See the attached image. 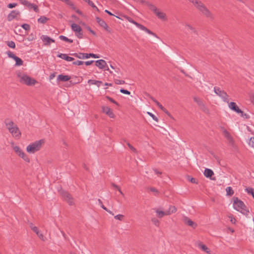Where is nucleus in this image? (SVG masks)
I'll list each match as a JSON object with an SVG mask.
<instances>
[{"instance_id":"nucleus-55","label":"nucleus","mask_w":254,"mask_h":254,"mask_svg":"<svg viewBox=\"0 0 254 254\" xmlns=\"http://www.w3.org/2000/svg\"><path fill=\"white\" fill-rule=\"evenodd\" d=\"M88 4L97 11H99L98 7L94 4V3L92 1H90Z\"/></svg>"},{"instance_id":"nucleus-25","label":"nucleus","mask_w":254,"mask_h":254,"mask_svg":"<svg viewBox=\"0 0 254 254\" xmlns=\"http://www.w3.org/2000/svg\"><path fill=\"white\" fill-rule=\"evenodd\" d=\"M214 174L212 170L206 168L204 171V175L206 178H210Z\"/></svg>"},{"instance_id":"nucleus-27","label":"nucleus","mask_w":254,"mask_h":254,"mask_svg":"<svg viewBox=\"0 0 254 254\" xmlns=\"http://www.w3.org/2000/svg\"><path fill=\"white\" fill-rule=\"evenodd\" d=\"M88 83L89 84H93V85H96L98 87H99L101 86V84L102 83V81L93 80V79H89L88 81Z\"/></svg>"},{"instance_id":"nucleus-32","label":"nucleus","mask_w":254,"mask_h":254,"mask_svg":"<svg viewBox=\"0 0 254 254\" xmlns=\"http://www.w3.org/2000/svg\"><path fill=\"white\" fill-rule=\"evenodd\" d=\"M151 99L156 103L157 106L162 111L165 110V108L159 102H158L155 99H154L152 97H150Z\"/></svg>"},{"instance_id":"nucleus-30","label":"nucleus","mask_w":254,"mask_h":254,"mask_svg":"<svg viewBox=\"0 0 254 254\" xmlns=\"http://www.w3.org/2000/svg\"><path fill=\"white\" fill-rule=\"evenodd\" d=\"M27 7L30 9H33L34 11H35L36 12H38L39 11V8L38 6L34 3H31L30 2H29V4L27 6Z\"/></svg>"},{"instance_id":"nucleus-43","label":"nucleus","mask_w":254,"mask_h":254,"mask_svg":"<svg viewBox=\"0 0 254 254\" xmlns=\"http://www.w3.org/2000/svg\"><path fill=\"white\" fill-rule=\"evenodd\" d=\"M6 54L9 58H12L13 60L17 57L12 52L10 51L7 52Z\"/></svg>"},{"instance_id":"nucleus-10","label":"nucleus","mask_w":254,"mask_h":254,"mask_svg":"<svg viewBox=\"0 0 254 254\" xmlns=\"http://www.w3.org/2000/svg\"><path fill=\"white\" fill-rule=\"evenodd\" d=\"M61 194L64 198L68 202L69 205H71L74 203L73 198L71 194L68 192L64 190H62L61 191Z\"/></svg>"},{"instance_id":"nucleus-56","label":"nucleus","mask_w":254,"mask_h":254,"mask_svg":"<svg viewBox=\"0 0 254 254\" xmlns=\"http://www.w3.org/2000/svg\"><path fill=\"white\" fill-rule=\"evenodd\" d=\"M20 1L22 4L26 6L27 7L29 3V2L26 0H20Z\"/></svg>"},{"instance_id":"nucleus-2","label":"nucleus","mask_w":254,"mask_h":254,"mask_svg":"<svg viewBox=\"0 0 254 254\" xmlns=\"http://www.w3.org/2000/svg\"><path fill=\"white\" fill-rule=\"evenodd\" d=\"M44 142V140L43 139L36 141L28 145L26 147V150L29 153H34L40 150Z\"/></svg>"},{"instance_id":"nucleus-39","label":"nucleus","mask_w":254,"mask_h":254,"mask_svg":"<svg viewBox=\"0 0 254 254\" xmlns=\"http://www.w3.org/2000/svg\"><path fill=\"white\" fill-rule=\"evenodd\" d=\"M199 108L204 113H208L209 110L207 107L204 104H202L200 107H199Z\"/></svg>"},{"instance_id":"nucleus-12","label":"nucleus","mask_w":254,"mask_h":254,"mask_svg":"<svg viewBox=\"0 0 254 254\" xmlns=\"http://www.w3.org/2000/svg\"><path fill=\"white\" fill-rule=\"evenodd\" d=\"M20 12L19 10H12L7 15V19L8 21H11L13 19L16 18L18 15H19Z\"/></svg>"},{"instance_id":"nucleus-49","label":"nucleus","mask_w":254,"mask_h":254,"mask_svg":"<svg viewBox=\"0 0 254 254\" xmlns=\"http://www.w3.org/2000/svg\"><path fill=\"white\" fill-rule=\"evenodd\" d=\"M120 91L122 93H123V94H127V95H130V92L129 91L126 90V89H123V88L121 89Z\"/></svg>"},{"instance_id":"nucleus-48","label":"nucleus","mask_w":254,"mask_h":254,"mask_svg":"<svg viewBox=\"0 0 254 254\" xmlns=\"http://www.w3.org/2000/svg\"><path fill=\"white\" fill-rule=\"evenodd\" d=\"M106 98L112 103H114L117 106L119 105V104L116 101H115L113 98H111L110 97L107 96Z\"/></svg>"},{"instance_id":"nucleus-63","label":"nucleus","mask_w":254,"mask_h":254,"mask_svg":"<svg viewBox=\"0 0 254 254\" xmlns=\"http://www.w3.org/2000/svg\"><path fill=\"white\" fill-rule=\"evenodd\" d=\"M250 142L252 147H254V137H252L250 139Z\"/></svg>"},{"instance_id":"nucleus-26","label":"nucleus","mask_w":254,"mask_h":254,"mask_svg":"<svg viewBox=\"0 0 254 254\" xmlns=\"http://www.w3.org/2000/svg\"><path fill=\"white\" fill-rule=\"evenodd\" d=\"M185 26L186 28L189 31H190L191 33H194L196 35H197V32L195 28L193 27L191 25L188 24H185Z\"/></svg>"},{"instance_id":"nucleus-61","label":"nucleus","mask_w":254,"mask_h":254,"mask_svg":"<svg viewBox=\"0 0 254 254\" xmlns=\"http://www.w3.org/2000/svg\"><path fill=\"white\" fill-rule=\"evenodd\" d=\"M220 128L221 131H222V133H224L225 132L228 131L223 126H220Z\"/></svg>"},{"instance_id":"nucleus-1","label":"nucleus","mask_w":254,"mask_h":254,"mask_svg":"<svg viewBox=\"0 0 254 254\" xmlns=\"http://www.w3.org/2000/svg\"><path fill=\"white\" fill-rule=\"evenodd\" d=\"M233 207L235 210L245 215H248L249 213V211L244 203L238 197L234 198Z\"/></svg>"},{"instance_id":"nucleus-20","label":"nucleus","mask_w":254,"mask_h":254,"mask_svg":"<svg viewBox=\"0 0 254 254\" xmlns=\"http://www.w3.org/2000/svg\"><path fill=\"white\" fill-rule=\"evenodd\" d=\"M156 212L158 215V217L162 218L165 215H169L170 214V210H167L166 211L159 210L158 209L155 210Z\"/></svg>"},{"instance_id":"nucleus-21","label":"nucleus","mask_w":254,"mask_h":254,"mask_svg":"<svg viewBox=\"0 0 254 254\" xmlns=\"http://www.w3.org/2000/svg\"><path fill=\"white\" fill-rule=\"evenodd\" d=\"M96 65L100 69L105 68L107 64L103 60H99L95 61Z\"/></svg>"},{"instance_id":"nucleus-9","label":"nucleus","mask_w":254,"mask_h":254,"mask_svg":"<svg viewBox=\"0 0 254 254\" xmlns=\"http://www.w3.org/2000/svg\"><path fill=\"white\" fill-rule=\"evenodd\" d=\"M71 28L73 31L76 33V35L79 39L82 38L83 33L82 29L79 25L75 23H72L71 25Z\"/></svg>"},{"instance_id":"nucleus-19","label":"nucleus","mask_w":254,"mask_h":254,"mask_svg":"<svg viewBox=\"0 0 254 254\" xmlns=\"http://www.w3.org/2000/svg\"><path fill=\"white\" fill-rule=\"evenodd\" d=\"M229 107L230 109L237 113H241V110L239 109L236 103L231 102L229 104Z\"/></svg>"},{"instance_id":"nucleus-4","label":"nucleus","mask_w":254,"mask_h":254,"mask_svg":"<svg viewBox=\"0 0 254 254\" xmlns=\"http://www.w3.org/2000/svg\"><path fill=\"white\" fill-rule=\"evenodd\" d=\"M6 126L9 132L13 136L15 137H19L20 136L21 133L19 128L16 125H14V123L12 121L6 123Z\"/></svg>"},{"instance_id":"nucleus-7","label":"nucleus","mask_w":254,"mask_h":254,"mask_svg":"<svg viewBox=\"0 0 254 254\" xmlns=\"http://www.w3.org/2000/svg\"><path fill=\"white\" fill-rule=\"evenodd\" d=\"M71 55L80 59H88L90 57H92L93 58H99L100 57L99 55L93 53H73L71 54Z\"/></svg>"},{"instance_id":"nucleus-52","label":"nucleus","mask_w":254,"mask_h":254,"mask_svg":"<svg viewBox=\"0 0 254 254\" xmlns=\"http://www.w3.org/2000/svg\"><path fill=\"white\" fill-rule=\"evenodd\" d=\"M83 63H84V62L77 60L76 61L73 62L72 63V64L74 65H80L83 64Z\"/></svg>"},{"instance_id":"nucleus-45","label":"nucleus","mask_w":254,"mask_h":254,"mask_svg":"<svg viewBox=\"0 0 254 254\" xmlns=\"http://www.w3.org/2000/svg\"><path fill=\"white\" fill-rule=\"evenodd\" d=\"M152 223L156 226H158L159 225V221L157 219V218H153L151 220Z\"/></svg>"},{"instance_id":"nucleus-40","label":"nucleus","mask_w":254,"mask_h":254,"mask_svg":"<svg viewBox=\"0 0 254 254\" xmlns=\"http://www.w3.org/2000/svg\"><path fill=\"white\" fill-rule=\"evenodd\" d=\"M199 108L204 113H208L209 110L207 107L204 104H202L200 107H199Z\"/></svg>"},{"instance_id":"nucleus-37","label":"nucleus","mask_w":254,"mask_h":254,"mask_svg":"<svg viewBox=\"0 0 254 254\" xmlns=\"http://www.w3.org/2000/svg\"><path fill=\"white\" fill-rule=\"evenodd\" d=\"M245 190L247 192V193L248 194H251L253 197H254V190L253 188H246L245 189Z\"/></svg>"},{"instance_id":"nucleus-59","label":"nucleus","mask_w":254,"mask_h":254,"mask_svg":"<svg viewBox=\"0 0 254 254\" xmlns=\"http://www.w3.org/2000/svg\"><path fill=\"white\" fill-rule=\"evenodd\" d=\"M36 234L38 235V236L39 237V238L40 239H41L43 241H45L44 236H43V235L42 234L40 233L39 231H38V233Z\"/></svg>"},{"instance_id":"nucleus-50","label":"nucleus","mask_w":254,"mask_h":254,"mask_svg":"<svg viewBox=\"0 0 254 254\" xmlns=\"http://www.w3.org/2000/svg\"><path fill=\"white\" fill-rule=\"evenodd\" d=\"M98 202H99V205H100V206L104 209L105 210V211H107V208H106L103 204V203H102V201H101V200L100 199H98Z\"/></svg>"},{"instance_id":"nucleus-23","label":"nucleus","mask_w":254,"mask_h":254,"mask_svg":"<svg viewBox=\"0 0 254 254\" xmlns=\"http://www.w3.org/2000/svg\"><path fill=\"white\" fill-rule=\"evenodd\" d=\"M70 79V76L66 75L60 74L57 77V80H60L62 81H67Z\"/></svg>"},{"instance_id":"nucleus-54","label":"nucleus","mask_w":254,"mask_h":254,"mask_svg":"<svg viewBox=\"0 0 254 254\" xmlns=\"http://www.w3.org/2000/svg\"><path fill=\"white\" fill-rule=\"evenodd\" d=\"M190 2L193 3L195 6L197 7V5H198L199 2H201L200 1H199L198 0H189Z\"/></svg>"},{"instance_id":"nucleus-17","label":"nucleus","mask_w":254,"mask_h":254,"mask_svg":"<svg viewBox=\"0 0 254 254\" xmlns=\"http://www.w3.org/2000/svg\"><path fill=\"white\" fill-rule=\"evenodd\" d=\"M223 134L224 136L227 139V140L229 142V144L230 145L234 146V144H235V141H234V140L233 137L230 134V133L228 131H227V132H225L224 133H223Z\"/></svg>"},{"instance_id":"nucleus-36","label":"nucleus","mask_w":254,"mask_h":254,"mask_svg":"<svg viewBox=\"0 0 254 254\" xmlns=\"http://www.w3.org/2000/svg\"><path fill=\"white\" fill-rule=\"evenodd\" d=\"M226 191L227 195L231 196L234 194V190L231 187H228L226 189Z\"/></svg>"},{"instance_id":"nucleus-24","label":"nucleus","mask_w":254,"mask_h":254,"mask_svg":"<svg viewBox=\"0 0 254 254\" xmlns=\"http://www.w3.org/2000/svg\"><path fill=\"white\" fill-rule=\"evenodd\" d=\"M155 14L159 18L162 20H166L167 19L166 14L163 12L159 11V10L157 11Z\"/></svg>"},{"instance_id":"nucleus-51","label":"nucleus","mask_w":254,"mask_h":254,"mask_svg":"<svg viewBox=\"0 0 254 254\" xmlns=\"http://www.w3.org/2000/svg\"><path fill=\"white\" fill-rule=\"evenodd\" d=\"M168 210H170V214L176 211L177 209L174 206H170Z\"/></svg>"},{"instance_id":"nucleus-5","label":"nucleus","mask_w":254,"mask_h":254,"mask_svg":"<svg viewBox=\"0 0 254 254\" xmlns=\"http://www.w3.org/2000/svg\"><path fill=\"white\" fill-rule=\"evenodd\" d=\"M18 77H19V81L21 83L27 85H34L36 82L34 79H32L30 77L25 74H18Z\"/></svg>"},{"instance_id":"nucleus-8","label":"nucleus","mask_w":254,"mask_h":254,"mask_svg":"<svg viewBox=\"0 0 254 254\" xmlns=\"http://www.w3.org/2000/svg\"><path fill=\"white\" fill-rule=\"evenodd\" d=\"M127 20L131 23L134 24L138 28L140 29L141 30L144 31L147 33L153 35L154 36H156V35L153 33L149 29H147L146 27L144 26L143 25L137 23L135 21H134L133 19L130 17H127Z\"/></svg>"},{"instance_id":"nucleus-44","label":"nucleus","mask_w":254,"mask_h":254,"mask_svg":"<svg viewBox=\"0 0 254 254\" xmlns=\"http://www.w3.org/2000/svg\"><path fill=\"white\" fill-rule=\"evenodd\" d=\"M239 114H240L241 117L244 119H248L250 118V116L246 113H244L242 110L241 113H239Z\"/></svg>"},{"instance_id":"nucleus-64","label":"nucleus","mask_w":254,"mask_h":254,"mask_svg":"<svg viewBox=\"0 0 254 254\" xmlns=\"http://www.w3.org/2000/svg\"><path fill=\"white\" fill-rule=\"evenodd\" d=\"M190 181L191 183H192L193 184H197V181L193 178H191L190 179Z\"/></svg>"},{"instance_id":"nucleus-53","label":"nucleus","mask_w":254,"mask_h":254,"mask_svg":"<svg viewBox=\"0 0 254 254\" xmlns=\"http://www.w3.org/2000/svg\"><path fill=\"white\" fill-rule=\"evenodd\" d=\"M115 82L117 84L121 85L125 83V81L119 79H115Z\"/></svg>"},{"instance_id":"nucleus-16","label":"nucleus","mask_w":254,"mask_h":254,"mask_svg":"<svg viewBox=\"0 0 254 254\" xmlns=\"http://www.w3.org/2000/svg\"><path fill=\"white\" fill-rule=\"evenodd\" d=\"M223 134L224 136L227 139V140L229 142V144L230 145L234 146V144H235V141H234V140L233 137L230 134V133L228 131H227V132H225L224 133H223Z\"/></svg>"},{"instance_id":"nucleus-6","label":"nucleus","mask_w":254,"mask_h":254,"mask_svg":"<svg viewBox=\"0 0 254 254\" xmlns=\"http://www.w3.org/2000/svg\"><path fill=\"white\" fill-rule=\"evenodd\" d=\"M214 92L215 93L219 96L223 101L225 102L229 103L228 95L227 93L224 90H222L220 88L217 87H214Z\"/></svg>"},{"instance_id":"nucleus-58","label":"nucleus","mask_w":254,"mask_h":254,"mask_svg":"<svg viewBox=\"0 0 254 254\" xmlns=\"http://www.w3.org/2000/svg\"><path fill=\"white\" fill-rule=\"evenodd\" d=\"M17 3H10L7 5V7H8L9 8H12L15 7Z\"/></svg>"},{"instance_id":"nucleus-14","label":"nucleus","mask_w":254,"mask_h":254,"mask_svg":"<svg viewBox=\"0 0 254 254\" xmlns=\"http://www.w3.org/2000/svg\"><path fill=\"white\" fill-rule=\"evenodd\" d=\"M102 110L103 113L108 115L110 118H114L115 117L114 114L109 107L103 106L102 107Z\"/></svg>"},{"instance_id":"nucleus-38","label":"nucleus","mask_w":254,"mask_h":254,"mask_svg":"<svg viewBox=\"0 0 254 254\" xmlns=\"http://www.w3.org/2000/svg\"><path fill=\"white\" fill-rule=\"evenodd\" d=\"M6 44L9 47V48H12V49H14L15 48V43L12 41H7L6 42Z\"/></svg>"},{"instance_id":"nucleus-47","label":"nucleus","mask_w":254,"mask_h":254,"mask_svg":"<svg viewBox=\"0 0 254 254\" xmlns=\"http://www.w3.org/2000/svg\"><path fill=\"white\" fill-rule=\"evenodd\" d=\"M21 27L25 30H29L30 29V26L29 24H23L22 25H21Z\"/></svg>"},{"instance_id":"nucleus-35","label":"nucleus","mask_w":254,"mask_h":254,"mask_svg":"<svg viewBox=\"0 0 254 254\" xmlns=\"http://www.w3.org/2000/svg\"><path fill=\"white\" fill-rule=\"evenodd\" d=\"M193 100H194V101L197 104L199 107H200L202 104H204V103L202 102V101L198 97H194L193 98Z\"/></svg>"},{"instance_id":"nucleus-15","label":"nucleus","mask_w":254,"mask_h":254,"mask_svg":"<svg viewBox=\"0 0 254 254\" xmlns=\"http://www.w3.org/2000/svg\"><path fill=\"white\" fill-rule=\"evenodd\" d=\"M96 19L97 22L98 23V24L101 27L104 28L106 31H109V27L104 20L101 19L99 17H96Z\"/></svg>"},{"instance_id":"nucleus-18","label":"nucleus","mask_w":254,"mask_h":254,"mask_svg":"<svg viewBox=\"0 0 254 254\" xmlns=\"http://www.w3.org/2000/svg\"><path fill=\"white\" fill-rule=\"evenodd\" d=\"M183 221L185 224L192 227L193 228H195L197 226V224L196 223H195L193 221H191L189 218L187 217H185L183 218Z\"/></svg>"},{"instance_id":"nucleus-41","label":"nucleus","mask_w":254,"mask_h":254,"mask_svg":"<svg viewBox=\"0 0 254 254\" xmlns=\"http://www.w3.org/2000/svg\"><path fill=\"white\" fill-rule=\"evenodd\" d=\"M30 227L31 228V229L34 232H35L36 234H38V229L37 228V227L36 226H34L33 225V224L32 223H30Z\"/></svg>"},{"instance_id":"nucleus-42","label":"nucleus","mask_w":254,"mask_h":254,"mask_svg":"<svg viewBox=\"0 0 254 254\" xmlns=\"http://www.w3.org/2000/svg\"><path fill=\"white\" fill-rule=\"evenodd\" d=\"M147 114L150 116L153 120H154L155 121L158 122V119L153 114H152V113L151 112H147Z\"/></svg>"},{"instance_id":"nucleus-31","label":"nucleus","mask_w":254,"mask_h":254,"mask_svg":"<svg viewBox=\"0 0 254 254\" xmlns=\"http://www.w3.org/2000/svg\"><path fill=\"white\" fill-rule=\"evenodd\" d=\"M59 38L61 40L64 41L69 43H72L73 42V40L72 39H68L67 37L64 35H60Z\"/></svg>"},{"instance_id":"nucleus-62","label":"nucleus","mask_w":254,"mask_h":254,"mask_svg":"<svg viewBox=\"0 0 254 254\" xmlns=\"http://www.w3.org/2000/svg\"><path fill=\"white\" fill-rule=\"evenodd\" d=\"M94 61L92 60V61H86L85 62V64L86 65H89L90 64H91Z\"/></svg>"},{"instance_id":"nucleus-22","label":"nucleus","mask_w":254,"mask_h":254,"mask_svg":"<svg viewBox=\"0 0 254 254\" xmlns=\"http://www.w3.org/2000/svg\"><path fill=\"white\" fill-rule=\"evenodd\" d=\"M58 57L64 59L68 62H71L74 60V58L69 57L65 54H60L58 55Z\"/></svg>"},{"instance_id":"nucleus-33","label":"nucleus","mask_w":254,"mask_h":254,"mask_svg":"<svg viewBox=\"0 0 254 254\" xmlns=\"http://www.w3.org/2000/svg\"><path fill=\"white\" fill-rule=\"evenodd\" d=\"M147 6H148V7L149 8V9L153 11L155 13L157 12V11L158 10L157 9V8L154 5H153V4L149 2V3H147Z\"/></svg>"},{"instance_id":"nucleus-57","label":"nucleus","mask_w":254,"mask_h":254,"mask_svg":"<svg viewBox=\"0 0 254 254\" xmlns=\"http://www.w3.org/2000/svg\"><path fill=\"white\" fill-rule=\"evenodd\" d=\"M149 189L151 191L155 192L156 195H158L159 192H158V190L156 189H155V188H153V187H151Z\"/></svg>"},{"instance_id":"nucleus-13","label":"nucleus","mask_w":254,"mask_h":254,"mask_svg":"<svg viewBox=\"0 0 254 254\" xmlns=\"http://www.w3.org/2000/svg\"><path fill=\"white\" fill-rule=\"evenodd\" d=\"M41 39L44 43V45L46 46L50 45L51 43H54L55 42L54 39L51 38L47 35H43L41 37Z\"/></svg>"},{"instance_id":"nucleus-34","label":"nucleus","mask_w":254,"mask_h":254,"mask_svg":"<svg viewBox=\"0 0 254 254\" xmlns=\"http://www.w3.org/2000/svg\"><path fill=\"white\" fill-rule=\"evenodd\" d=\"M14 60L15 61V65L20 66L23 64V61L18 57H16Z\"/></svg>"},{"instance_id":"nucleus-60","label":"nucleus","mask_w":254,"mask_h":254,"mask_svg":"<svg viewBox=\"0 0 254 254\" xmlns=\"http://www.w3.org/2000/svg\"><path fill=\"white\" fill-rule=\"evenodd\" d=\"M127 145L132 151L134 152L136 151L135 148L134 147H133L129 143H127Z\"/></svg>"},{"instance_id":"nucleus-3","label":"nucleus","mask_w":254,"mask_h":254,"mask_svg":"<svg viewBox=\"0 0 254 254\" xmlns=\"http://www.w3.org/2000/svg\"><path fill=\"white\" fill-rule=\"evenodd\" d=\"M198 3L199 4L197 5L196 8L206 17L210 20H213L214 17L212 13L202 2H199Z\"/></svg>"},{"instance_id":"nucleus-29","label":"nucleus","mask_w":254,"mask_h":254,"mask_svg":"<svg viewBox=\"0 0 254 254\" xmlns=\"http://www.w3.org/2000/svg\"><path fill=\"white\" fill-rule=\"evenodd\" d=\"M49 20V18L46 17V16H41L38 19L37 21L39 23L45 24Z\"/></svg>"},{"instance_id":"nucleus-28","label":"nucleus","mask_w":254,"mask_h":254,"mask_svg":"<svg viewBox=\"0 0 254 254\" xmlns=\"http://www.w3.org/2000/svg\"><path fill=\"white\" fill-rule=\"evenodd\" d=\"M198 246L199 248L201 249L202 251H204L206 253H210V251L206 245H203L201 243H199L198 244Z\"/></svg>"},{"instance_id":"nucleus-11","label":"nucleus","mask_w":254,"mask_h":254,"mask_svg":"<svg viewBox=\"0 0 254 254\" xmlns=\"http://www.w3.org/2000/svg\"><path fill=\"white\" fill-rule=\"evenodd\" d=\"M14 151L25 161L29 162L30 160L29 158L25 154L24 152L17 146L13 147Z\"/></svg>"},{"instance_id":"nucleus-46","label":"nucleus","mask_w":254,"mask_h":254,"mask_svg":"<svg viewBox=\"0 0 254 254\" xmlns=\"http://www.w3.org/2000/svg\"><path fill=\"white\" fill-rule=\"evenodd\" d=\"M124 217V216L122 214H118V215L115 216V217H114L115 219H116L117 220H120V221L123 220Z\"/></svg>"}]
</instances>
